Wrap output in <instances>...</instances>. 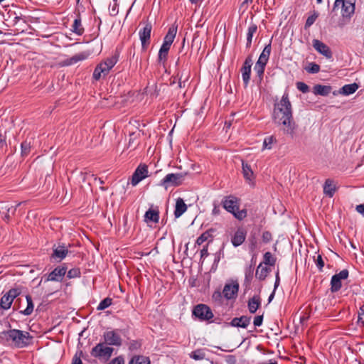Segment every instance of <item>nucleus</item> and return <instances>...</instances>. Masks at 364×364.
<instances>
[{"label":"nucleus","instance_id":"nucleus-1","mask_svg":"<svg viewBox=\"0 0 364 364\" xmlns=\"http://www.w3.org/2000/svg\"><path fill=\"white\" fill-rule=\"evenodd\" d=\"M1 338H6L7 341H11V345L18 348L28 346L33 339V336L28 332L18 329L3 331Z\"/></svg>","mask_w":364,"mask_h":364},{"label":"nucleus","instance_id":"nucleus-2","mask_svg":"<svg viewBox=\"0 0 364 364\" xmlns=\"http://www.w3.org/2000/svg\"><path fill=\"white\" fill-rule=\"evenodd\" d=\"M223 208L238 220H242L247 215L246 209L240 210V199L233 195L225 196L221 201Z\"/></svg>","mask_w":364,"mask_h":364},{"label":"nucleus","instance_id":"nucleus-3","mask_svg":"<svg viewBox=\"0 0 364 364\" xmlns=\"http://www.w3.org/2000/svg\"><path fill=\"white\" fill-rule=\"evenodd\" d=\"M291 117H293L291 104L289 101V94L285 92L280 101L274 104L272 119L274 122Z\"/></svg>","mask_w":364,"mask_h":364},{"label":"nucleus","instance_id":"nucleus-4","mask_svg":"<svg viewBox=\"0 0 364 364\" xmlns=\"http://www.w3.org/2000/svg\"><path fill=\"white\" fill-rule=\"evenodd\" d=\"M119 60V55L114 54L104 61L99 63L94 70L92 77L99 80L102 76L105 77L109 73L110 70L117 64Z\"/></svg>","mask_w":364,"mask_h":364},{"label":"nucleus","instance_id":"nucleus-5","mask_svg":"<svg viewBox=\"0 0 364 364\" xmlns=\"http://www.w3.org/2000/svg\"><path fill=\"white\" fill-rule=\"evenodd\" d=\"M186 174V173L182 172L168 173L163 179L161 180L159 186H163L165 189H167L171 186H179L183 183Z\"/></svg>","mask_w":364,"mask_h":364},{"label":"nucleus","instance_id":"nucleus-6","mask_svg":"<svg viewBox=\"0 0 364 364\" xmlns=\"http://www.w3.org/2000/svg\"><path fill=\"white\" fill-rule=\"evenodd\" d=\"M192 314L200 321H210L214 316L210 308L203 304L195 306Z\"/></svg>","mask_w":364,"mask_h":364},{"label":"nucleus","instance_id":"nucleus-7","mask_svg":"<svg viewBox=\"0 0 364 364\" xmlns=\"http://www.w3.org/2000/svg\"><path fill=\"white\" fill-rule=\"evenodd\" d=\"M278 126H281V130L284 134L289 135L291 138H294L298 125L294 120V117L284 118L283 119L274 122Z\"/></svg>","mask_w":364,"mask_h":364},{"label":"nucleus","instance_id":"nucleus-8","mask_svg":"<svg viewBox=\"0 0 364 364\" xmlns=\"http://www.w3.org/2000/svg\"><path fill=\"white\" fill-rule=\"evenodd\" d=\"M114 348L107 346V344L100 343L97 344L91 350V355L95 358H104L105 360L109 359L113 353Z\"/></svg>","mask_w":364,"mask_h":364},{"label":"nucleus","instance_id":"nucleus-9","mask_svg":"<svg viewBox=\"0 0 364 364\" xmlns=\"http://www.w3.org/2000/svg\"><path fill=\"white\" fill-rule=\"evenodd\" d=\"M151 30V23L146 22L144 27L139 31V36L141 43V49L143 51L146 50L150 44Z\"/></svg>","mask_w":364,"mask_h":364},{"label":"nucleus","instance_id":"nucleus-10","mask_svg":"<svg viewBox=\"0 0 364 364\" xmlns=\"http://www.w3.org/2000/svg\"><path fill=\"white\" fill-rule=\"evenodd\" d=\"M356 0H336L334 9L342 4V16L343 17H350L355 12V4Z\"/></svg>","mask_w":364,"mask_h":364},{"label":"nucleus","instance_id":"nucleus-11","mask_svg":"<svg viewBox=\"0 0 364 364\" xmlns=\"http://www.w3.org/2000/svg\"><path fill=\"white\" fill-rule=\"evenodd\" d=\"M348 270L343 269L339 273L333 275L331 279V291L337 292L342 287L341 280L348 277Z\"/></svg>","mask_w":364,"mask_h":364},{"label":"nucleus","instance_id":"nucleus-12","mask_svg":"<svg viewBox=\"0 0 364 364\" xmlns=\"http://www.w3.org/2000/svg\"><path fill=\"white\" fill-rule=\"evenodd\" d=\"M148 176V167L146 164H140L132 176V185L136 186L140 181Z\"/></svg>","mask_w":364,"mask_h":364},{"label":"nucleus","instance_id":"nucleus-13","mask_svg":"<svg viewBox=\"0 0 364 364\" xmlns=\"http://www.w3.org/2000/svg\"><path fill=\"white\" fill-rule=\"evenodd\" d=\"M252 63L253 61L252 55H248L245 60V62L241 68L242 77L245 87L248 85L250 80Z\"/></svg>","mask_w":364,"mask_h":364},{"label":"nucleus","instance_id":"nucleus-14","mask_svg":"<svg viewBox=\"0 0 364 364\" xmlns=\"http://www.w3.org/2000/svg\"><path fill=\"white\" fill-rule=\"evenodd\" d=\"M67 272L65 264L55 267L48 276L46 281L61 282Z\"/></svg>","mask_w":364,"mask_h":364},{"label":"nucleus","instance_id":"nucleus-15","mask_svg":"<svg viewBox=\"0 0 364 364\" xmlns=\"http://www.w3.org/2000/svg\"><path fill=\"white\" fill-rule=\"evenodd\" d=\"M239 290V284L235 282L231 284H226L223 290V296L226 299H235Z\"/></svg>","mask_w":364,"mask_h":364},{"label":"nucleus","instance_id":"nucleus-16","mask_svg":"<svg viewBox=\"0 0 364 364\" xmlns=\"http://www.w3.org/2000/svg\"><path fill=\"white\" fill-rule=\"evenodd\" d=\"M312 46L318 53L323 55L326 58L330 59L332 58V52L330 48L322 41L318 39H314Z\"/></svg>","mask_w":364,"mask_h":364},{"label":"nucleus","instance_id":"nucleus-17","mask_svg":"<svg viewBox=\"0 0 364 364\" xmlns=\"http://www.w3.org/2000/svg\"><path fill=\"white\" fill-rule=\"evenodd\" d=\"M103 338L105 343L107 345L119 346L122 344L120 336L114 331L105 332Z\"/></svg>","mask_w":364,"mask_h":364},{"label":"nucleus","instance_id":"nucleus-18","mask_svg":"<svg viewBox=\"0 0 364 364\" xmlns=\"http://www.w3.org/2000/svg\"><path fill=\"white\" fill-rule=\"evenodd\" d=\"M144 221L146 223H157L159 221V210L157 206L154 207L153 205L149 208V210L144 214Z\"/></svg>","mask_w":364,"mask_h":364},{"label":"nucleus","instance_id":"nucleus-19","mask_svg":"<svg viewBox=\"0 0 364 364\" xmlns=\"http://www.w3.org/2000/svg\"><path fill=\"white\" fill-rule=\"evenodd\" d=\"M177 29H178V27H177V26H175V25H172L171 26L169 27L167 33L166 34V36L164 38L163 43L161 45L162 46H164V47H166L168 48H171V44L173 43V42L176 38V36L177 33Z\"/></svg>","mask_w":364,"mask_h":364},{"label":"nucleus","instance_id":"nucleus-20","mask_svg":"<svg viewBox=\"0 0 364 364\" xmlns=\"http://www.w3.org/2000/svg\"><path fill=\"white\" fill-rule=\"evenodd\" d=\"M251 321V317L247 316H242L240 317H235L230 321V326L233 327H240L246 328Z\"/></svg>","mask_w":364,"mask_h":364},{"label":"nucleus","instance_id":"nucleus-21","mask_svg":"<svg viewBox=\"0 0 364 364\" xmlns=\"http://www.w3.org/2000/svg\"><path fill=\"white\" fill-rule=\"evenodd\" d=\"M246 232L242 228H238L232 237L231 242L234 247L241 245L245 240Z\"/></svg>","mask_w":364,"mask_h":364},{"label":"nucleus","instance_id":"nucleus-22","mask_svg":"<svg viewBox=\"0 0 364 364\" xmlns=\"http://www.w3.org/2000/svg\"><path fill=\"white\" fill-rule=\"evenodd\" d=\"M261 306V298L259 295H254L248 300L247 307L250 313L255 314Z\"/></svg>","mask_w":364,"mask_h":364},{"label":"nucleus","instance_id":"nucleus-23","mask_svg":"<svg viewBox=\"0 0 364 364\" xmlns=\"http://www.w3.org/2000/svg\"><path fill=\"white\" fill-rule=\"evenodd\" d=\"M187 210V205L185 203L184 200L181 198H178L176 199L175 210H174V216L176 218H178L181 217Z\"/></svg>","mask_w":364,"mask_h":364},{"label":"nucleus","instance_id":"nucleus-24","mask_svg":"<svg viewBox=\"0 0 364 364\" xmlns=\"http://www.w3.org/2000/svg\"><path fill=\"white\" fill-rule=\"evenodd\" d=\"M336 191V187L334 184V181L331 178L326 179L323 184V193L329 198H332Z\"/></svg>","mask_w":364,"mask_h":364},{"label":"nucleus","instance_id":"nucleus-25","mask_svg":"<svg viewBox=\"0 0 364 364\" xmlns=\"http://www.w3.org/2000/svg\"><path fill=\"white\" fill-rule=\"evenodd\" d=\"M71 31L77 36H82L85 32V28L82 24L80 16L78 15L74 20Z\"/></svg>","mask_w":364,"mask_h":364},{"label":"nucleus","instance_id":"nucleus-26","mask_svg":"<svg viewBox=\"0 0 364 364\" xmlns=\"http://www.w3.org/2000/svg\"><path fill=\"white\" fill-rule=\"evenodd\" d=\"M313 90V92L316 95L327 96L331 92V87L329 85H323L318 84L314 87Z\"/></svg>","mask_w":364,"mask_h":364},{"label":"nucleus","instance_id":"nucleus-27","mask_svg":"<svg viewBox=\"0 0 364 364\" xmlns=\"http://www.w3.org/2000/svg\"><path fill=\"white\" fill-rule=\"evenodd\" d=\"M358 87V85L355 82L345 85L339 90L338 93L346 96L350 95L355 92Z\"/></svg>","mask_w":364,"mask_h":364},{"label":"nucleus","instance_id":"nucleus-28","mask_svg":"<svg viewBox=\"0 0 364 364\" xmlns=\"http://www.w3.org/2000/svg\"><path fill=\"white\" fill-rule=\"evenodd\" d=\"M68 253V250L64 245H58L57 247L53 249L52 257L61 260L67 256Z\"/></svg>","mask_w":364,"mask_h":364},{"label":"nucleus","instance_id":"nucleus-29","mask_svg":"<svg viewBox=\"0 0 364 364\" xmlns=\"http://www.w3.org/2000/svg\"><path fill=\"white\" fill-rule=\"evenodd\" d=\"M270 271V268L263 267L262 263H260L256 269L255 277L259 280L263 281L266 279Z\"/></svg>","mask_w":364,"mask_h":364},{"label":"nucleus","instance_id":"nucleus-30","mask_svg":"<svg viewBox=\"0 0 364 364\" xmlns=\"http://www.w3.org/2000/svg\"><path fill=\"white\" fill-rule=\"evenodd\" d=\"M87 57H88V54L86 53L83 52V53H77V54L72 56L69 59H67L65 63V65H71L75 64L79 61H82V60L87 59Z\"/></svg>","mask_w":364,"mask_h":364},{"label":"nucleus","instance_id":"nucleus-31","mask_svg":"<svg viewBox=\"0 0 364 364\" xmlns=\"http://www.w3.org/2000/svg\"><path fill=\"white\" fill-rule=\"evenodd\" d=\"M213 229H210L201 234L196 240V244L198 245H202L205 241H211L213 239Z\"/></svg>","mask_w":364,"mask_h":364},{"label":"nucleus","instance_id":"nucleus-32","mask_svg":"<svg viewBox=\"0 0 364 364\" xmlns=\"http://www.w3.org/2000/svg\"><path fill=\"white\" fill-rule=\"evenodd\" d=\"M257 26L255 23L250 24V26L248 27L247 33V43H246L247 48H249L251 47L253 36L257 32Z\"/></svg>","mask_w":364,"mask_h":364},{"label":"nucleus","instance_id":"nucleus-33","mask_svg":"<svg viewBox=\"0 0 364 364\" xmlns=\"http://www.w3.org/2000/svg\"><path fill=\"white\" fill-rule=\"evenodd\" d=\"M255 269V262L253 259L251 260V264L245 267V281L250 284L253 278V273Z\"/></svg>","mask_w":364,"mask_h":364},{"label":"nucleus","instance_id":"nucleus-34","mask_svg":"<svg viewBox=\"0 0 364 364\" xmlns=\"http://www.w3.org/2000/svg\"><path fill=\"white\" fill-rule=\"evenodd\" d=\"M14 299L7 294H4L0 299V307L4 310L10 309Z\"/></svg>","mask_w":364,"mask_h":364},{"label":"nucleus","instance_id":"nucleus-35","mask_svg":"<svg viewBox=\"0 0 364 364\" xmlns=\"http://www.w3.org/2000/svg\"><path fill=\"white\" fill-rule=\"evenodd\" d=\"M27 306L24 310H20L19 312L25 316H29L32 314L34 308L32 298L30 295L26 296Z\"/></svg>","mask_w":364,"mask_h":364},{"label":"nucleus","instance_id":"nucleus-36","mask_svg":"<svg viewBox=\"0 0 364 364\" xmlns=\"http://www.w3.org/2000/svg\"><path fill=\"white\" fill-rule=\"evenodd\" d=\"M150 360L149 357L144 355H134L133 356L129 364H150Z\"/></svg>","mask_w":364,"mask_h":364},{"label":"nucleus","instance_id":"nucleus-37","mask_svg":"<svg viewBox=\"0 0 364 364\" xmlns=\"http://www.w3.org/2000/svg\"><path fill=\"white\" fill-rule=\"evenodd\" d=\"M190 357L195 360H202L206 359L204 349H197L190 354Z\"/></svg>","mask_w":364,"mask_h":364},{"label":"nucleus","instance_id":"nucleus-38","mask_svg":"<svg viewBox=\"0 0 364 364\" xmlns=\"http://www.w3.org/2000/svg\"><path fill=\"white\" fill-rule=\"evenodd\" d=\"M169 50L168 48L161 46L158 54V61L159 63H164L166 61Z\"/></svg>","mask_w":364,"mask_h":364},{"label":"nucleus","instance_id":"nucleus-39","mask_svg":"<svg viewBox=\"0 0 364 364\" xmlns=\"http://www.w3.org/2000/svg\"><path fill=\"white\" fill-rule=\"evenodd\" d=\"M277 142V139L274 136H269L264 138L262 149H271L272 148V145Z\"/></svg>","mask_w":364,"mask_h":364},{"label":"nucleus","instance_id":"nucleus-40","mask_svg":"<svg viewBox=\"0 0 364 364\" xmlns=\"http://www.w3.org/2000/svg\"><path fill=\"white\" fill-rule=\"evenodd\" d=\"M31 142L28 140L23 141L21 144V155L22 156H26L31 152Z\"/></svg>","mask_w":364,"mask_h":364},{"label":"nucleus","instance_id":"nucleus-41","mask_svg":"<svg viewBox=\"0 0 364 364\" xmlns=\"http://www.w3.org/2000/svg\"><path fill=\"white\" fill-rule=\"evenodd\" d=\"M242 166L244 177L246 179L250 180L252 176H253V172L251 169L250 166L248 164L245 163L244 161H242Z\"/></svg>","mask_w":364,"mask_h":364},{"label":"nucleus","instance_id":"nucleus-42","mask_svg":"<svg viewBox=\"0 0 364 364\" xmlns=\"http://www.w3.org/2000/svg\"><path fill=\"white\" fill-rule=\"evenodd\" d=\"M264 262L263 263L266 265L274 266L276 262V259L272 256V253L267 252L264 254Z\"/></svg>","mask_w":364,"mask_h":364},{"label":"nucleus","instance_id":"nucleus-43","mask_svg":"<svg viewBox=\"0 0 364 364\" xmlns=\"http://www.w3.org/2000/svg\"><path fill=\"white\" fill-rule=\"evenodd\" d=\"M112 304V299H111L109 297H107L100 302L99 305L97 307V309L98 311H102V310H104V309L108 308Z\"/></svg>","mask_w":364,"mask_h":364},{"label":"nucleus","instance_id":"nucleus-44","mask_svg":"<svg viewBox=\"0 0 364 364\" xmlns=\"http://www.w3.org/2000/svg\"><path fill=\"white\" fill-rule=\"evenodd\" d=\"M318 16V14L317 12L314 11L313 14H311V16H309L307 18L306 23H305L304 28L306 29V28H309L310 26H311L316 21Z\"/></svg>","mask_w":364,"mask_h":364},{"label":"nucleus","instance_id":"nucleus-45","mask_svg":"<svg viewBox=\"0 0 364 364\" xmlns=\"http://www.w3.org/2000/svg\"><path fill=\"white\" fill-rule=\"evenodd\" d=\"M81 275L80 269L77 267L73 268L68 272L67 277L69 279L77 278Z\"/></svg>","mask_w":364,"mask_h":364},{"label":"nucleus","instance_id":"nucleus-46","mask_svg":"<svg viewBox=\"0 0 364 364\" xmlns=\"http://www.w3.org/2000/svg\"><path fill=\"white\" fill-rule=\"evenodd\" d=\"M306 70L309 73H318L320 70V66L315 63H310L306 68Z\"/></svg>","mask_w":364,"mask_h":364},{"label":"nucleus","instance_id":"nucleus-47","mask_svg":"<svg viewBox=\"0 0 364 364\" xmlns=\"http://www.w3.org/2000/svg\"><path fill=\"white\" fill-rule=\"evenodd\" d=\"M271 43H272V41H270L269 43L264 46V48L259 56L269 60V55L271 53V50H272Z\"/></svg>","mask_w":364,"mask_h":364},{"label":"nucleus","instance_id":"nucleus-48","mask_svg":"<svg viewBox=\"0 0 364 364\" xmlns=\"http://www.w3.org/2000/svg\"><path fill=\"white\" fill-rule=\"evenodd\" d=\"M21 293V287H15L11 289L9 291H7V294L12 298L14 300L15 298H16L18 296H19Z\"/></svg>","mask_w":364,"mask_h":364},{"label":"nucleus","instance_id":"nucleus-49","mask_svg":"<svg viewBox=\"0 0 364 364\" xmlns=\"http://www.w3.org/2000/svg\"><path fill=\"white\" fill-rule=\"evenodd\" d=\"M265 67L262 65H259V63H255L254 67V70L257 73V76L262 79L264 75Z\"/></svg>","mask_w":364,"mask_h":364},{"label":"nucleus","instance_id":"nucleus-50","mask_svg":"<svg viewBox=\"0 0 364 364\" xmlns=\"http://www.w3.org/2000/svg\"><path fill=\"white\" fill-rule=\"evenodd\" d=\"M296 86V88L303 93H306L309 91V87L303 82H297Z\"/></svg>","mask_w":364,"mask_h":364},{"label":"nucleus","instance_id":"nucleus-51","mask_svg":"<svg viewBox=\"0 0 364 364\" xmlns=\"http://www.w3.org/2000/svg\"><path fill=\"white\" fill-rule=\"evenodd\" d=\"M315 263L320 272H322L324 267V261L321 255H318L316 259H314Z\"/></svg>","mask_w":364,"mask_h":364},{"label":"nucleus","instance_id":"nucleus-52","mask_svg":"<svg viewBox=\"0 0 364 364\" xmlns=\"http://www.w3.org/2000/svg\"><path fill=\"white\" fill-rule=\"evenodd\" d=\"M262 239L263 242L269 243L272 240V233L269 231L263 232Z\"/></svg>","mask_w":364,"mask_h":364},{"label":"nucleus","instance_id":"nucleus-53","mask_svg":"<svg viewBox=\"0 0 364 364\" xmlns=\"http://www.w3.org/2000/svg\"><path fill=\"white\" fill-rule=\"evenodd\" d=\"M213 208L212 210V215L217 216L220 214V205L217 202H213Z\"/></svg>","mask_w":364,"mask_h":364},{"label":"nucleus","instance_id":"nucleus-54","mask_svg":"<svg viewBox=\"0 0 364 364\" xmlns=\"http://www.w3.org/2000/svg\"><path fill=\"white\" fill-rule=\"evenodd\" d=\"M263 322V315L257 316L254 318L253 323L255 326H261Z\"/></svg>","mask_w":364,"mask_h":364},{"label":"nucleus","instance_id":"nucleus-55","mask_svg":"<svg viewBox=\"0 0 364 364\" xmlns=\"http://www.w3.org/2000/svg\"><path fill=\"white\" fill-rule=\"evenodd\" d=\"M358 321L364 324V304L360 308Z\"/></svg>","mask_w":364,"mask_h":364},{"label":"nucleus","instance_id":"nucleus-56","mask_svg":"<svg viewBox=\"0 0 364 364\" xmlns=\"http://www.w3.org/2000/svg\"><path fill=\"white\" fill-rule=\"evenodd\" d=\"M222 296H223V292H221L220 291L218 290V291H214V293L213 294L212 297L215 301H220L221 299H222Z\"/></svg>","mask_w":364,"mask_h":364},{"label":"nucleus","instance_id":"nucleus-57","mask_svg":"<svg viewBox=\"0 0 364 364\" xmlns=\"http://www.w3.org/2000/svg\"><path fill=\"white\" fill-rule=\"evenodd\" d=\"M109 364H124V360L122 356L114 358Z\"/></svg>","mask_w":364,"mask_h":364},{"label":"nucleus","instance_id":"nucleus-58","mask_svg":"<svg viewBox=\"0 0 364 364\" xmlns=\"http://www.w3.org/2000/svg\"><path fill=\"white\" fill-rule=\"evenodd\" d=\"M139 347H140V344L139 342H137L136 341H132V342H130V344H129L130 350H136Z\"/></svg>","mask_w":364,"mask_h":364},{"label":"nucleus","instance_id":"nucleus-59","mask_svg":"<svg viewBox=\"0 0 364 364\" xmlns=\"http://www.w3.org/2000/svg\"><path fill=\"white\" fill-rule=\"evenodd\" d=\"M267 62H268V59H265V58L259 56V59L257 60L256 63H259V65H262V66L265 67Z\"/></svg>","mask_w":364,"mask_h":364},{"label":"nucleus","instance_id":"nucleus-60","mask_svg":"<svg viewBox=\"0 0 364 364\" xmlns=\"http://www.w3.org/2000/svg\"><path fill=\"white\" fill-rule=\"evenodd\" d=\"M208 255V245H205L203 248L200 250V257H206Z\"/></svg>","mask_w":364,"mask_h":364},{"label":"nucleus","instance_id":"nucleus-61","mask_svg":"<svg viewBox=\"0 0 364 364\" xmlns=\"http://www.w3.org/2000/svg\"><path fill=\"white\" fill-rule=\"evenodd\" d=\"M358 213L364 216V204L358 205L355 208Z\"/></svg>","mask_w":364,"mask_h":364},{"label":"nucleus","instance_id":"nucleus-62","mask_svg":"<svg viewBox=\"0 0 364 364\" xmlns=\"http://www.w3.org/2000/svg\"><path fill=\"white\" fill-rule=\"evenodd\" d=\"M72 364H83V363L80 359V356L77 357V355L76 354L73 359Z\"/></svg>","mask_w":364,"mask_h":364},{"label":"nucleus","instance_id":"nucleus-63","mask_svg":"<svg viewBox=\"0 0 364 364\" xmlns=\"http://www.w3.org/2000/svg\"><path fill=\"white\" fill-rule=\"evenodd\" d=\"M253 0H244L241 4L240 8H244L246 9L248 7V5L252 2Z\"/></svg>","mask_w":364,"mask_h":364},{"label":"nucleus","instance_id":"nucleus-64","mask_svg":"<svg viewBox=\"0 0 364 364\" xmlns=\"http://www.w3.org/2000/svg\"><path fill=\"white\" fill-rule=\"evenodd\" d=\"M4 146H6L5 138L0 133V149H2Z\"/></svg>","mask_w":364,"mask_h":364}]
</instances>
